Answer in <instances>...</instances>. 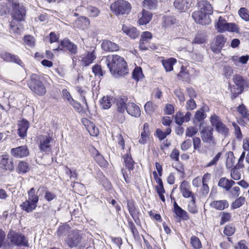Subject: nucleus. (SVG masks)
Listing matches in <instances>:
<instances>
[{"label": "nucleus", "instance_id": "2", "mask_svg": "<svg viewBox=\"0 0 249 249\" xmlns=\"http://www.w3.org/2000/svg\"><path fill=\"white\" fill-rule=\"evenodd\" d=\"M106 64L111 74L115 77L124 76L128 73V69L124 58L118 55H108Z\"/></svg>", "mask_w": 249, "mask_h": 249}, {"label": "nucleus", "instance_id": "60", "mask_svg": "<svg viewBox=\"0 0 249 249\" xmlns=\"http://www.w3.org/2000/svg\"><path fill=\"white\" fill-rule=\"evenodd\" d=\"M231 98L232 100L235 99L239 94L243 92V91H240V90L236 89L234 86L231 88Z\"/></svg>", "mask_w": 249, "mask_h": 249}, {"label": "nucleus", "instance_id": "50", "mask_svg": "<svg viewBox=\"0 0 249 249\" xmlns=\"http://www.w3.org/2000/svg\"><path fill=\"white\" fill-rule=\"evenodd\" d=\"M206 42L205 38L202 35L198 34L197 35L194 39L193 40L192 43L195 44H203Z\"/></svg>", "mask_w": 249, "mask_h": 249}, {"label": "nucleus", "instance_id": "23", "mask_svg": "<svg viewBox=\"0 0 249 249\" xmlns=\"http://www.w3.org/2000/svg\"><path fill=\"white\" fill-rule=\"evenodd\" d=\"M150 135L149 130V125L147 123H145L143 124V130L141 132L140 138L139 140V142L142 144H144L146 143L149 136Z\"/></svg>", "mask_w": 249, "mask_h": 249}, {"label": "nucleus", "instance_id": "35", "mask_svg": "<svg viewBox=\"0 0 249 249\" xmlns=\"http://www.w3.org/2000/svg\"><path fill=\"white\" fill-rule=\"evenodd\" d=\"M177 62L176 59L171 58L166 60H163L162 61V65L166 71H170L173 70V65Z\"/></svg>", "mask_w": 249, "mask_h": 249}, {"label": "nucleus", "instance_id": "57", "mask_svg": "<svg viewBox=\"0 0 249 249\" xmlns=\"http://www.w3.org/2000/svg\"><path fill=\"white\" fill-rule=\"evenodd\" d=\"M235 231L234 227L228 225L225 227L223 232L226 235L230 236L234 233Z\"/></svg>", "mask_w": 249, "mask_h": 249}, {"label": "nucleus", "instance_id": "56", "mask_svg": "<svg viewBox=\"0 0 249 249\" xmlns=\"http://www.w3.org/2000/svg\"><path fill=\"white\" fill-rule=\"evenodd\" d=\"M175 121L178 125H181L184 123L183 114L180 112L177 113L175 116Z\"/></svg>", "mask_w": 249, "mask_h": 249}, {"label": "nucleus", "instance_id": "48", "mask_svg": "<svg viewBox=\"0 0 249 249\" xmlns=\"http://www.w3.org/2000/svg\"><path fill=\"white\" fill-rule=\"evenodd\" d=\"M221 152H218L216 156L205 165V167H210L215 165L221 157Z\"/></svg>", "mask_w": 249, "mask_h": 249}, {"label": "nucleus", "instance_id": "19", "mask_svg": "<svg viewBox=\"0 0 249 249\" xmlns=\"http://www.w3.org/2000/svg\"><path fill=\"white\" fill-rule=\"evenodd\" d=\"M235 184L234 181L231 179H229L225 177H223L220 178L218 186L225 191H230L231 187Z\"/></svg>", "mask_w": 249, "mask_h": 249}, {"label": "nucleus", "instance_id": "12", "mask_svg": "<svg viewBox=\"0 0 249 249\" xmlns=\"http://www.w3.org/2000/svg\"><path fill=\"white\" fill-rule=\"evenodd\" d=\"M8 237L11 242L16 245L28 246V241L24 236L18 234L14 231H10L8 234Z\"/></svg>", "mask_w": 249, "mask_h": 249}, {"label": "nucleus", "instance_id": "59", "mask_svg": "<svg viewBox=\"0 0 249 249\" xmlns=\"http://www.w3.org/2000/svg\"><path fill=\"white\" fill-rule=\"evenodd\" d=\"M231 177L233 179L239 180L241 178V174L238 170L234 168L231 171Z\"/></svg>", "mask_w": 249, "mask_h": 249}, {"label": "nucleus", "instance_id": "9", "mask_svg": "<svg viewBox=\"0 0 249 249\" xmlns=\"http://www.w3.org/2000/svg\"><path fill=\"white\" fill-rule=\"evenodd\" d=\"M213 131V129L211 126H208L203 128L200 131L201 138L204 142L209 144L215 143Z\"/></svg>", "mask_w": 249, "mask_h": 249}, {"label": "nucleus", "instance_id": "11", "mask_svg": "<svg viewBox=\"0 0 249 249\" xmlns=\"http://www.w3.org/2000/svg\"><path fill=\"white\" fill-rule=\"evenodd\" d=\"M209 16L199 10L195 11L192 14V17L196 22L202 25L209 24L211 22Z\"/></svg>", "mask_w": 249, "mask_h": 249}, {"label": "nucleus", "instance_id": "16", "mask_svg": "<svg viewBox=\"0 0 249 249\" xmlns=\"http://www.w3.org/2000/svg\"><path fill=\"white\" fill-rule=\"evenodd\" d=\"M0 57L8 62H14L20 66H21L23 64L18 56L9 53L5 52L1 53L0 54Z\"/></svg>", "mask_w": 249, "mask_h": 249}, {"label": "nucleus", "instance_id": "7", "mask_svg": "<svg viewBox=\"0 0 249 249\" xmlns=\"http://www.w3.org/2000/svg\"><path fill=\"white\" fill-rule=\"evenodd\" d=\"M210 122L212 126L215 127L216 130L221 134L224 137L229 134V128L226 125L223 124L220 120V118L214 114L210 118Z\"/></svg>", "mask_w": 249, "mask_h": 249}, {"label": "nucleus", "instance_id": "41", "mask_svg": "<svg viewBox=\"0 0 249 249\" xmlns=\"http://www.w3.org/2000/svg\"><path fill=\"white\" fill-rule=\"evenodd\" d=\"M190 243L192 247L195 249H199L202 248V244L199 238L196 236H193L190 239Z\"/></svg>", "mask_w": 249, "mask_h": 249}, {"label": "nucleus", "instance_id": "30", "mask_svg": "<svg viewBox=\"0 0 249 249\" xmlns=\"http://www.w3.org/2000/svg\"><path fill=\"white\" fill-rule=\"evenodd\" d=\"M174 212L177 216L179 217L183 220H187L189 219V217L188 213L180 207L176 201L174 203Z\"/></svg>", "mask_w": 249, "mask_h": 249}, {"label": "nucleus", "instance_id": "22", "mask_svg": "<svg viewBox=\"0 0 249 249\" xmlns=\"http://www.w3.org/2000/svg\"><path fill=\"white\" fill-rule=\"evenodd\" d=\"M199 10L208 15L213 14V8L209 1L201 0L197 3Z\"/></svg>", "mask_w": 249, "mask_h": 249}, {"label": "nucleus", "instance_id": "34", "mask_svg": "<svg viewBox=\"0 0 249 249\" xmlns=\"http://www.w3.org/2000/svg\"><path fill=\"white\" fill-rule=\"evenodd\" d=\"M29 170L28 164L23 161H20L16 168V172L19 174H23Z\"/></svg>", "mask_w": 249, "mask_h": 249}, {"label": "nucleus", "instance_id": "31", "mask_svg": "<svg viewBox=\"0 0 249 249\" xmlns=\"http://www.w3.org/2000/svg\"><path fill=\"white\" fill-rule=\"evenodd\" d=\"M52 139L47 136H41L40 139L39 148L41 150L43 151H47L50 148V143Z\"/></svg>", "mask_w": 249, "mask_h": 249}, {"label": "nucleus", "instance_id": "29", "mask_svg": "<svg viewBox=\"0 0 249 249\" xmlns=\"http://www.w3.org/2000/svg\"><path fill=\"white\" fill-rule=\"evenodd\" d=\"M29 126V122L25 120H22L18 124V133L21 138L25 137L27 135V131Z\"/></svg>", "mask_w": 249, "mask_h": 249}, {"label": "nucleus", "instance_id": "33", "mask_svg": "<svg viewBox=\"0 0 249 249\" xmlns=\"http://www.w3.org/2000/svg\"><path fill=\"white\" fill-rule=\"evenodd\" d=\"M127 100V98L124 96L121 98L118 99L116 102V106L117 107V110L120 112H124L125 110H126V108L127 107V105H126V102Z\"/></svg>", "mask_w": 249, "mask_h": 249}, {"label": "nucleus", "instance_id": "13", "mask_svg": "<svg viewBox=\"0 0 249 249\" xmlns=\"http://www.w3.org/2000/svg\"><path fill=\"white\" fill-rule=\"evenodd\" d=\"M10 153L16 158H22L27 157L29 154V151L26 145H21L12 148Z\"/></svg>", "mask_w": 249, "mask_h": 249}, {"label": "nucleus", "instance_id": "39", "mask_svg": "<svg viewBox=\"0 0 249 249\" xmlns=\"http://www.w3.org/2000/svg\"><path fill=\"white\" fill-rule=\"evenodd\" d=\"M227 158L226 160V166L228 168H231L234 165L235 162V157L233 153L231 151H229L227 154Z\"/></svg>", "mask_w": 249, "mask_h": 249}, {"label": "nucleus", "instance_id": "6", "mask_svg": "<svg viewBox=\"0 0 249 249\" xmlns=\"http://www.w3.org/2000/svg\"><path fill=\"white\" fill-rule=\"evenodd\" d=\"M124 162L126 169H122V173L123 175L124 179L126 183L130 182L129 176L131 174V170L134 168V161L131 157L130 153H127L123 157Z\"/></svg>", "mask_w": 249, "mask_h": 249}, {"label": "nucleus", "instance_id": "49", "mask_svg": "<svg viewBox=\"0 0 249 249\" xmlns=\"http://www.w3.org/2000/svg\"><path fill=\"white\" fill-rule=\"evenodd\" d=\"M193 143L194 150H197V151L200 152V148L201 147L200 139L197 137H193Z\"/></svg>", "mask_w": 249, "mask_h": 249}, {"label": "nucleus", "instance_id": "61", "mask_svg": "<svg viewBox=\"0 0 249 249\" xmlns=\"http://www.w3.org/2000/svg\"><path fill=\"white\" fill-rule=\"evenodd\" d=\"M88 131L91 136H97L99 134L98 128L96 127L95 124H93L89 128V129H88Z\"/></svg>", "mask_w": 249, "mask_h": 249}, {"label": "nucleus", "instance_id": "26", "mask_svg": "<svg viewBox=\"0 0 249 249\" xmlns=\"http://www.w3.org/2000/svg\"><path fill=\"white\" fill-rule=\"evenodd\" d=\"M174 5L181 12H185L189 8L190 4L189 0H175Z\"/></svg>", "mask_w": 249, "mask_h": 249}, {"label": "nucleus", "instance_id": "47", "mask_svg": "<svg viewBox=\"0 0 249 249\" xmlns=\"http://www.w3.org/2000/svg\"><path fill=\"white\" fill-rule=\"evenodd\" d=\"M238 112L244 117L249 120V114L244 105H240L238 107Z\"/></svg>", "mask_w": 249, "mask_h": 249}, {"label": "nucleus", "instance_id": "54", "mask_svg": "<svg viewBox=\"0 0 249 249\" xmlns=\"http://www.w3.org/2000/svg\"><path fill=\"white\" fill-rule=\"evenodd\" d=\"M24 42L30 47H33L35 45V39L32 36L30 35L25 36Z\"/></svg>", "mask_w": 249, "mask_h": 249}, {"label": "nucleus", "instance_id": "4", "mask_svg": "<svg viewBox=\"0 0 249 249\" xmlns=\"http://www.w3.org/2000/svg\"><path fill=\"white\" fill-rule=\"evenodd\" d=\"M28 86L32 91L38 96H43L46 93V89L37 74L31 75Z\"/></svg>", "mask_w": 249, "mask_h": 249}, {"label": "nucleus", "instance_id": "24", "mask_svg": "<svg viewBox=\"0 0 249 249\" xmlns=\"http://www.w3.org/2000/svg\"><path fill=\"white\" fill-rule=\"evenodd\" d=\"M122 30L125 34L133 39L137 38L140 35L139 31L134 27L123 25Z\"/></svg>", "mask_w": 249, "mask_h": 249}, {"label": "nucleus", "instance_id": "36", "mask_svg": "<svg viewBox=\"0 0 249 249\" xmlns=\"http://www.w3.org/2000/svg\"><path fill=\"white\" fill-rule=\"evenodd\" d=\"M226 42V38L223 35H218L215 39V44L218 48L219 51L223 47Z\"/></svg>", "mask_w": 249, "mask_h": 249}, {"label": "nucleus", "instance_id": "62", "mask_svg": "<svg viewBox=\"0 0 249 249\" xmlns=\"http://www.w3.org/2000/svg\"><path fill=\"white\" fill-rule=\"evenodd\" d=\"M88 10L90 16L93 17L98 16L100 12L99 10L97 8L93 6L89 7Z\"/></svg>", "mask_w": 249, "mask_h": 249}, {"label": "nucleus", "instance_id": "37", "mask_svg": "<svg viewBox=\"0 0 249 249\" xmlns=\"http://www.w3.org/2000/svg\"><path fill=\"white\" fill-rule=\"evenodd\" d=\"M111 99L108 96H104L100 102V105L103 109H108L111 106Z\"/></svg>", "mask_w": 249, "mask_h": 249}, {"label": "nucleus", "instance_id": "32", "mask_svg": "<svg viewBox=\"0 0 249 249\" xmlns=\"http://www.w3.org/2000/svg\"><path fill=\"white\" fill-rule=\"evenodd\" d=\"M71 228L68 225H63L59 227L57 231V235L59 238L67 237L71 232Z\"/></svg>", "mask_w": 249, "mask_h": 249}, {"label": "nucleus", "instance_id": "21", "mask_svg": "<svg viewBox=\"0 0 249 249\" xmlns=\"http://www.w3.org/2000/svg\"><path fill=\"white\" fill-rule=\"evenodd\" d=\"M126 110L132 116L139 117L141 115V110L139 107L133 103H127Z\"/></svg>", "mask_w": 249, "mask_h": 249}, {"label": "nucleus", "instance_id": "51", "mask_svg": "<svg viewBox=\"0 0 249 249\" xmlns=\"http://www.w3.org/2000/svg\"><path fill=\"white\" fill-rule=\"evenodd\" d=\"M231 217V215L230 213L223 212L221 217L220 225H223L225 223L230 221Z\"/></svg>", "mask_w": 249, "mask_h": 249}, {"label": "nucleus", "instance_id": "14", "mask_svg": "<svg viewBox=\"0 0 249 249\" xmlns=\"http://www.w3.org/2000/svg\"><path fill=\"white\" fill-rule=\"evenodd\" d=\"M38 200L36 197L32 196L31 198H28L25 202L20 204L21 209L27 213L32 212L35 210L37 206V203Z\"/></svg>", "mask_w": 249, "mask_h": 249}, {"label": "nucleus", "instance_id": "38", "mask_svg": "<svg viewBox=\"0 0 249 249\" xmlns=\"http://www.w3.org/2000/svg\"><path fill=\"white\" fill-rule=\"evenodd\" d=\"M157 106L152 102H147L144 106L145 112L149 114L153 113L157 108Z\"/></svg>", "mask_w": 249, "mask_h": 249}, {"label": "nucleus", "instance_id": "3", "mask_svg": "<svg viewBox=\"0 0 249 249\" xmlns=\"http://www.w3.org/2000/svg\"><path fill=\"white\" fill-rule=\"evenodd\" d=\"M110 8L117 16L127 15L131 11V5L127 1L118 0L110 5Z\"/></svg>", "mask_w": 249, "mask_h": 249}, {"label": "nucleus", "instance_id": "1", "mask_svg": "<svg viewBox=\"0 0 249 249\" xmlns=\"http://www.w3.org/2000/svg\"><path fill=\"white\" fill-rule=\"evenodd\" d=\"M6 4L13 18L10 24V32L20 34L22 27L18 22L24 20L26 13L25 9L23 5L14 0H9Z\"/></svg>", "mask_w": 249, "mask_h": 249}, {"label": "nucleus", "instance_id": "58", "mask_svg": "<svg viewBox=\"0 0 249 249\" xmlns=\"http://www.w3.org/2000/svg\"><path fill=\"white\" fill-rule=\"evenodd\" d=\"M196 107V102L193 99H190L187 101L186 107L187 110H192L195 109Z\"/></svg>", "mask_w": 249, "mask_h": 249}, {"label": "nucleus", "instance_id": "5", "mask_svg": "<svg viewBox=\"0 0 249 249\" xmlns=\"http://www.w3.org/2000/svg\"><path fill=\"white\" fill-rule=\"evenodd\" d=\"M218 32L222 33L226 31L238 33L239 28L233 23H227L225 18L222 17L219 18L215 26Z\"/></svg>", "mask_w": 249, "mask_h": 249}, {"label": "nucleus", "instance_id": "17", "mask_svg": "<svg viewBox=\"0 0 249 249\" xmlns=\"http://www.w3.org/2000/svg\"><path fill=\"white\" fill-rule=\"evenodd\" d=\"M180 190L183 197L188 198L191 197H195L194 194L190 190V186L189 183L185 180L182 182L180 185Z\"/></svg>", "mask_w": 249, "mask_h": 249}, {"label": "nucleus", "instance_id": "52", "mask_svg": "<svg viewBox=\"0 0 249 249\" xmlns=\"http://www.w3.org/2000/svg\"><path fill=\"white\" fill-rule=\"evenodd\" d=\"M239 14L240 17L246 21L249 20V14L247 13V9L245 8H241L239 11Z\"/></svg>", "mask_w": 249, "mask_h": 249}, {"label": "nucleus", "instance_id": "44", "mask_svg": "<svg viewBox=\"0 0 249 249\" xmlns=\"http://www.w3.org/2000/svg\"><path fill=\"white\" fill-rule=\"evenodd\" d=\"M245 201V198L244 197L240 196L232 203L231 208L233 209L238 208L244 204Z\"/></svg>", "mask_w": 249, "mask_h": 249}, {"label": "nucleus", "instance_id": "15", "mask_svg": "<svg viewBox=\"0 0 249 249\" xmlns=\"http://www.w3.org/2000/svg\"><path fill=\"white\" fill-rule=\"evenodd\" d=\"M233 79L234 84L237 86L236 88L239 89L240 91H243L245 88L249 86L248 81L239 74L234 75Z\"/></svg>", "mask_w": 249, "mask_h": 249}, {"label": "nucleus", "instance_id": "64", "mask_svg": "<svg viewBox=\"0 0 249 249\" xmlns=\"http://www.w3.org/2000/svg\"><path fill=\"white\" fill-rule=\"evenodd\" d=\"M192 145V142L190 139L185 140L181 145V149L183 151L188 150Z\"/></svg>", "mask_w": 249, "mask_h": 249}, {"label": "nucleus", "instance_id": "45", "mask_svg": "<svg viewBox=\"0 0 249 249\" xmlns=\"http://www.w3.org/2000/svg\"><path fill=\"white\" fill-rule=\"evenodd\" d=\"M198 132V129L196 127L191 126L188 127L185 132L186 137H192L195 136Z\"/></svg>", "mask_w": 249, "mask_h": 249}, {"label": "nucleus", "instance_id": "43", "mask_svg": "<svg viewBox=\"0 0 249 249\" xmlns=\"http://www.w3.org/2000/svg\"><path fill=\"white\" fill-rule=\"evenodd\" d=\"M144 8L148 9H153L157 6L156 0H144L143 2Z\"/></svg>", "mask_w": 249, "mask_h": 249}, {"label": "nucleus", "instance_id": "10", "mask_svg": "<svg viewBox=\"0 0 249 249\" xmlns=\"http://www.w3.org/2000/svg\"><path fill=\"white\" fill-rule=\"evenodd\" d=\"M0 167L6 171H13L15 169L14 159L7 155L0 158Z\"/></svg>", "mask_w": 249, "mask_h": 249}, {"label": "nucleus", "instance_id": "18", "mask_svg": "<svg viewBox=\"0 0 249 249\" xmlns=\"http://www.w3.org/2000/svg\"><path fill=\"white\" fill-rule=\"evenodd\" d=\"M61 46L66 48L71 53L76 54L77 52V46L69 39L65 38L60 43Z\"/></svg>", "mask_w": 249, "mask_h": 249}, {"label": "nucleus", "instance_id": "63", "mask_svg": "<svg viewBox=\"0 0 249 249\" xmlns=\"http://www.w3.org/2000/svg\"><path fill=\"white\" fill-rule=\"evenodd\" d=\"M233 73L232 68L229 66H225L224 68V75L227 77L230 78Z\"/></svg>", "mask_w": 249, "mask_h": 249}, {"label": "nucleus", "instance_id": "20", "mask_svg": "<svg viewBox=\"0 0 249 249\" xmlns=\"http://www.w3.org/2000/svg\"><path fill=\"white\" fill-rule=\"evenodd\" d=\"M94 51L91 53H88L86 54L81 56V65L82 66L86 67L91 64L96 58Z\"/></svg>", "mask_w": 249, "mask_h": 249}, {"label": "nucleus", "instance_id": "27", "mask_svg": "<svg viewBox=\"0 0 249 249\" xmlns=\"http://www.w3.org/2000/svg\"><path fill=\"white\" fill-rule=\"evenodd\" d=\"M140 19L139 22L140 25H146L149 22L152 17L151 12L143 10L142 12L139 14Z\"/></svg>", "mask_w": 249, "mask_h": 249}, {"label": "nucleus", "instance_id": "53", "mask_svg": "<svg viewBox=\"0 0 249 249\" xmlns=\"http://www.w3.org/2000/svg\"><path fill=\"white\" fill-rule=\"evenodd\" d=\"M232 125L234 128V134L236 138L238 139H241L243 136L239 126L235 123H233Z\"/></svg>", "mask_w": 249, "mask_h": 249}, {"label": "nucleus", "instance_id": "42", "mask_svg": "<svg viewBox=\"0 0 249 249\" xmlns=\"http://www.w3.org/2000/svg\"><path fill=\"white\" fill-rule=\"evenodd\" d=\"M132 77L137 81H138L143 77L142 70L141 67H137L135 68L133 71Z\"/></svg>", "mask_w": 249, "mask_h": 249}, {"label": "nucleus", "instance_id": "8", "mask_svg": "<svg viewBox=\"0 0 249 249\" xmlns=\"http://www.w3.org/2000/svg\"><path fill=\"white\" fill-rule=\"evenodd\" d=\"M64 240L68 246L72 248L77 246L79 244L81 238L78 231L71 230V232L65 238Z\"/></svg>", "mask_w": 249, "mask_h": 249}, {"label": "nucleus", "instance_id": "40", "mask_svg": "<svg viewBox=\"0 0 249 249\" xmlns=\"http://www.w3.org/2000/svg\"><path fill=\"white\" fill-rule=\"evenodd\" d=\"M75 89L80 95L83 102L87 105V103L85 95L87 93V88L85 87H82L80 86H77L75 88Z\"/></svg>", "mask_w": 249, "mask_h": 249}, {"label": "nucleus", "instance_id": "28", "mask_svg": "<svg viewBox=\"0 0 249 249\" xmlns=\"http://www.w3.org/2000/svg\"><path fill=\"white\" fill-rule=\"evenodd\" d=\"M210 206L216 210L222 211L229 207V203L226 200H214L211 203Z\"/></svg>", "mask_w": 249, "mask_h": 249}, {"label": "nucleus", "instance_id": "46", "mask_svg": "<svg viewBox=\"0 0 249 249\" xmlns=\"http://www.w3.org/2000/svg\"><path fill=\"white\" fill-rule=\"evenodd\" d=\"M188 210L193 214L197 213V209L195 204V198L193 197L192 200L190 201L188 206Z\"/></svg>", "mask_w": 249, "mask_h": 249}, {"label": "nucleus", "instance_id": "25", "mask_svg": "<svg viewBox=\"0 0 249 249\" xmlns=\"http://www.w3.org/2000/svg\"><path fill=\"white\" fill-rule=\"evenodd\" d=\"M102 48L107 52H114L119 50V46L108 40H105L102 43Z\"/></svg>", "mask_w": 249, "mask_h": 249}, {"label": "nucleus", "instance_id": "55", "mask_svg": "<svg viewBox=\"0 0 249 249\" xmlns=\"http://www.w3.org/2000/svg\"><path fill=\"white\" fill-rule=\"evenodd\" d=\"M230 195L234 198L238 197L240 195V188L238 186H234L228 191Z\"/></svg>", "mask_w": 249, "mask_h": 249}]
</instances>
